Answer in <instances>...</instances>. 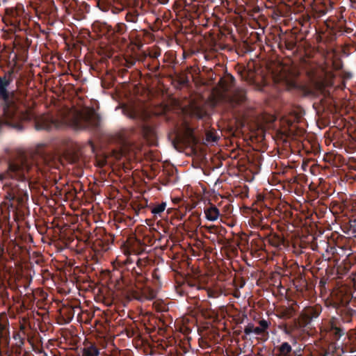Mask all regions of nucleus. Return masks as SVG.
Instances as JSON below:
<instances>
[{
  "mask_svg": "<svg viewBox=\"0 0 356 356\" xmlns=\"http://www.w3.org/2000/svg\"><path fill=\"white\" fill-rule=\"evenodd\" d=\"M12 81L11 76H0V99L3 102L6 123L17 131L24 129L25 124L31 120H33L35 129L38 131H51L66 126L76 130H95L99 127V114L93 108H89L81 110L65 108L58 111L56 117L49 115L35 117L30 111L22 110L18 106L14 90H8Z\"/></svg>",
  "mask_w": 356,
  "mask_h": 356,
  "instance_id": "nucleus-1",
  "label": "nucleus"
},
{
  "mask_svg": "<svg viewBox=\"0 0 356 356\" xmlns=\"http://www.w3.org/2000/svg\"><path fill=\"white\" fill-rule=\"evenodd\" d=\"M59 165L57 156L47 152L44 145H40L29 154L10 162L8 173L11 179L19 182L15 186L18 188L19 195L28 197L29 180L39 172L44 174L49 169L58 168Z\"/></svg>",
  "mask_w": 356,
  "mask_h": 356,
  "instance_id": "nucleus-2",
  "label": "nucleus"
},
{
  "mask_svg": "<svg viewBox=\"0 0 356 356\" xmlns=\"http://www.w3.org/2000/svg\"><path fill=\"white\" fill-rule=\"evenodd\" d=\"M93 31L97 33L100 36H104L110 42L118 44L126 42L124 36L127 31V25L123 22L116 24L112 26L106 22H95L92 24Z\"/></svg>",
  "mask_w": 356,
  "mask_h": 356,
  "instance_id": "nucleus-3",
  "label": "nucleus"
},
{
  "mask_svg": "<svg viewBox=\"0 0 356 356\" xmlns=\"http://www.w3.org/2000/svg\"><path fill=\"white\" fill-rule=\"evenodd\" d=\"M322 332H325L332 341L339 340L346 333L341 321L335 317H332L323 325Z\"/></svg>",
  "mask_w": 356,
  "mask_h": 356,
  "instance_id": "nucleus-4",
  "label": "nucleus"
},
{
  "mask_svg": "<svg viewBox=\"0 0 356 356\" xmlns=\"http://www.w3.org/2000/svg\"><path fill=\"white\" fill-rule=\"evenodd\" d=\"M154 12L153 10L149 9L146 6L145 3H141L140 4L137 2L134 6H129L124 9L125 21L128 23H138L139 17L144 15L147 12Z\"/></svg>",
  "mask_w": 356,
  "mask_h": 356,
  "instance_id": "nucleus-5",
  "label": "nucleus"
},
{
  "mask_svg": "<svg viewBox=\"0 0 356 356\" xmlns=\"http://www.w3.org/2000/svg\"><path fill=\"white\" fill-rule=\"evenodd\" d=\"M322 312L321 305L316 304L305 307L300 314V325L306 327L316 319Z\"/></svg>",
  "mask_w": 356,
  "mask_h": 356,
  "instance_id": "nucleus-6",
  "label": "nucleus"
},
{
  "mask_svg": "<svg viewBox=\"0 0 356 356\" xmlns=\"http://www.w3.org/2000/svg\"><path fill=\"white\" fill-rule=\"evenodd\" d=\"M326 252L331 254L335 265L338 264L341 257H346L347 258L351 254V250L348 245H330L328 243H325Z\"/></svg>",
  "mask_w": 356,
  "mask_h": 356,
  "instance_id": "nucleus-7",
  "label": "nucleus"
},
{
  "mask_svg": "<svg viewBox=\"0 0 356 356\" xmlns=\"http://www.w3.org/2000/svg\"><path fill=\"white\" fill-rule=\"evenodd\" d=\"M278 47L281 50L286 49L292 51L296 47V36L293 34H283L279 36Z\"/></svg>",
  "mask_w": 356,
  "mask_h": 356,
  "instance_id": "nucleus-8",
  "label": "nucleus"
},
{
  "mask_svg": "<svg viewBox=\"0 0 356 356\" xmlns=\"http://www.w3.org/2000/svg\"><path fill=\"white\" fill-rule=\"evenodd\" d=\"M227 98L232 106L240 105L247 99L246 90L242 88H235Z\"/></svg>",
  "mask_w": 356,
  "mask_h": 356,
  "instance_id": "nucleus-9",
  "label": "nucleus"
},
{
  "mask_svg": "<svg viewBox=\"0 0 356 356\" xmlns=\"http://www.w3.org/2000/svg\"><path fill=\"white\" fill-rule=\"evenodd\" d=\"M103 234H100L95 241L94 245L99 248V250L106 252L109 248L110 245L114 241V236L111 234H107L102 230Z\"/></svg>",
  "mask_w": 356,
  "mask_h": 356,
  "instance_id": "nucleus-10",
  "label": "nucleus"
},
{
  "mask_svg": "<svg viewBox=\"0 0 356 356\" xmlns=\"http://www.w3.org/2000/svg\"><path fill=\"white\" fill-rule=\"evenodd\" d=\"M81 356H99L100 350L95 342L85 340L80 348Z\"/></svg>",
  "mask_w": 356,
  "mask_h": 356,
  "instance_id": "nucleus-11",
  "label": "nucleus"
},
{
  "mask_svg": "<svg viewBox=\"0 0 356 356\" xmlns=\"http://www.w3.org/2000/svg\"><path fill=\"white\" fill-rule=\"evenodd\" d=\"M235 83L234 77L230 74H226L224 76L221 77L218 83V86L220 90L226 94L234 87Z\"/></svg>",
  "mask_w": 356,
  "mask_h": 356,
  "instance_id": "nucleus-12",
  "label": "nucleus"
},
{
  "mask_svg": "<svg viewBox=\"0 0 356 356\" xmlns=\"http://www.w3.org/2000/svg\"><path fill=\"white\" fill-rule=\"evenodd\" d=\"M135 133L134 128L122 129L116 134V138L120 145L123 147H127L131 145V137Z\"/></svg>",
  "mask_w": 356,
  "mask_h": 356,
  "instance_id": "nucleus-13",
  "label": "nucleus"
},
{
  "mask_svg": "<svg viewBox=\"0 0 356 356\" xmlns=\"http://www.w3.org/2000/svg\"><path fill=\"white\" fill-rule=\"evenodd\" d=\"M298 24L301 26V31L307 34L309 33V28L312 27V25L314 22V19L312 18L309 13H305L301 15L298 19H297Z\"/></svg>",
  "mask_w": 356,
  "mask_h": 356,
  "instance_id": "nucleus-14",
  "label": "nucleus"
},
{
  "mask_svg": "<svg viewBox=\"0 0 356 356\" xmlns=\"http://www.w3.org/2000/svg\"><path fill=\"white\" fill-rule=\"evenodd\" d=\"M312 84L314 89H307L306 94L308 95H314L316 92H323L325 89V81L323 79H312Z\"/></svg>",
  "mask_w": 356,
  "mask_h": 356,
  "instance_id": "nucleus-15",
  "label": "nucleus"
},
{
  "mask_svg": "<svg viewBox=\"0 0 356 356\" xmlns=\"http://www.w3.org/2000/svg\"><path fill=\"white\" fill-rule=\"evenodd\" d=\"M204 213L206 218L209 221L216 220L220 216L218 209L213 204H209L208 207H206L204 209Z\"/></svg>",
  "mask_w": 356,
  "mask_h": 356,
  "instance_id": "nucleus-16",
  "label": "nucleus"
},
{
  "mask_svg": "<svg viewBox=\"0 0 356 356\" xmlns=\"http://www.w3.org/2000/svg\"><path fill=\"white\" fill-rule=\"evenodd\" d=\"M277 356H292V347L288 342H283L275 347Z\"/></svg>",
  "mask_w": 356,
  "mask_h": 356,
  "instance_id": "nucleus-17",
  "label": "nucleus"
},
{
  "mask_svg": "<svg viewBox=\"0 0 356 356\" xmlns=\"http://www.w3.org/2000/svg\"><path fill=\"white\" fill-rule=\"evenodd\" d=\"M268 241L272 246L280 248L284 245V239L281 235L273 233L269 235Z\"/></svg>",
  "mask_w": 356,
  "mask_h": 356,
  "instance_id": "nucleus-18",
  "label": "nucleus"
},
{
  "mask_svg": "<svg viewBox=\"0 0 356 356\" xmlns=\"http://www.w3.org/2000/svg\"><path fill=\"white\" fill-rule=\"evenodd\" d=\"M161 55V52L158 51H154L153 52H150L149 54V56L150 58H152V64L148 63L147 64V68L149 71L152 72H156L159 71L160 67V64L159 62L156 63H154V60L156 59L159 56Z\"/></svg>",
  "mask_w": 356,
  "mask_h": 356,
  "instance_id": "nucleus-19",
  "label": "nucleus"
},
{
  "mask_svg": "<svg viewBox=\"0 0 356 356\" xmlns=\"http://www.w3.org/2000/svg\"><path fill=\"white\" fill-rule=\"evenodd\" d=\"M220 138L216 130L214 129H207L205 131V141L207 144L216 143Z\"/></svg>",
  "mask_w": 356,
  "mask_h": 356,
  "instance_id": "nucleus-20",
  "label": "nucleus"
},
{
  "mask_svg": "<svg viewBox=\"0 0 356 356\" xmlns=\"http://www.w3.org/2000/svg\"><path fill=\"white\" fill-rule=\"evenodd\" d=\"M166 207V203L163 202L159 204L155 205L151 208V212L156 216L157 215L161 216V213H163Z\"/></svg>",
  "mask_w": 356,
  "mask_h": 356,
  "instance_id": "nucleus-21",
  "label": "nucleus"
},
{
  "mask_svg": "<svg viewBox=\"0 0 356 356\" xmlns=\"http://www.w3.org/2000/svg\"><path fill=\"white\" fill-rule=\"evenodd\" d=\"M97 6L103 12H107L111 7V3L109 0H98Z\"/></svg>",
  "mask_w": 356,
  "mask_h": 356,
  "instance_id": "nucleus-22",
  "label": "nucleus"
},
{
  "mask_svg": "<svg viewBox=\"0 0 356 356\" xmlns=\"http://www.w3.org/2000/svg\"><path fill=\"white\" fill-rule=\"evenodd\" d=\"M146 270L138 269V268H134L132 270V274L136 277L138 282H143L145 280V276Z\"/></svg>",
  "mask_w": 356,
  "mask_h": 356,
  "instance_id": "nucleus-23",
  "label": "nucleus"
},
{
  "mask_svg": "<svg viewBox=\"0 0 356 356\" xmlns=\"http://www.w3.org/2000/svg\"><path fill=\"white\" fill-rule=\"evenodd\" d=\"M341 314L343 316L345 314L348 318H350L354 313V310L348 307V302L343 306V308L340 310Z\"/></svg>",
  "mask_w": 356,
  "mask_h": 356,
  "instance_id": "nucleus-24",
  "label": "nucleus"
},
{
  "mask_svg": "<svg viewBox=\"0 0 356 356\" xmlns=\"http://www.w3.org/2000/svg\"><path fill=\"white\" fill-rule=\"evenodd\" d=\"M148 264V261L146 259L138 258L136 261V266L138 269L146 270V266Z\"/></svg>",
  "mask_w": 356,
  "mask_h": 356,
  "instance_id": "nucleus-25",
  "label": "nucleus"
},
{
  "mask_svg": "<svg viewBox=\"0 0 356 356\" xmlns=\"http://www.w3.org/2000/svg\"><path fill=\"white\" fill-rule=\"evenodd\" d=\"M254 325L252 323H249L244 328V332L245 334L249 335L254 333Z\"/></svg>",
  "mask_w": 356,
  "mask_h": 356,
  "instance_id": "nucleus-26",
  "label": "nucleus"
},
{
  "mask_svg": "<svg viewBox=\"0 0 356 356\" xmlns=\"http://www.w3.org/2000/svg\"><path fill=\"white\" fill-rule=\"evenodd\" d=\"M281 329L283 331V332L286 335H291L294 330L293 327H289L286 324L283 325L281 327Z\"/></svg>",
  "mask_w": 356,
  "mask_h": 356,
  "instance_id": "nucleus-27",
  "label": "nucleus"
},
{
  "mask_svg": "<svg viewBox=\"0 0 356 356\" xmlns=\"http://www.w3.org/2000/svg\"><path fill=\"white\" fill-rule=\"evenodd\" d=\"M178 83L181 86H186L188 83V78L186 76L179 75L178 77Z\"/></svg>",
  "mask_w": 356,
  "mask_h": 356,
  "instance_id": "nucleus-28",
  "label": "nucleus"
},
{
  "mask_svg": "<svg viewBox=\"0 0 356 356\" xmlns=\"http://www.w3.org/2000/svg\"><path fill=\"white\" fill-rule=\"evenodd\" d=\"M259 327L264 331L266 332V330L268 329V326H269V324L268 323L267 321L264 320V319H262V320H260L259 322Z\"/></svg>",
  "mask_w": 356,
  "mask_h": 356,
  "instance_id": "nucleus-29",
  "label": "nucleus"
},
{
  "mask_svg": "<svg viewBox=\"0 0 356 356\" xmlns=\"http://www.w3.org/2000/svg\"><path fill=\"white\" fill-rule=\"evenodd\" d=\"M152 277H153L154 280H159L160 275H159V268L154 269V270L152 271Z\"/></svg>",
  "mask_w": 356,
  "mask_h": 356,
  "instance_id": "nucleus-30",
  "label": "nucleus"
},
{
  "mask_svg": "<svg viewBox=\"0 0 356 356\" xmlns=\"http://www.w3.org/2000/svg\"><path fill=\"white\" fill-rule=\"evenodd\" d=\"M110 10L114 14H118L119 13H120V12H122L123 10L124 11V9L115 7L112 4H111V7Z\"/></svg>",
  "mask_w": 356,
  "mask_h": 356,
  "instance_id": "nucleus-31",
  "label": "nucleus"
},
{
  "mask_svg": "<svg viewBox=\"0 0 356 356\" xmlns=\"http://www.w3.org/2000/svg\"><path fill=\"white\" fill-rule=\"evenodd\" d=\"M316 13H318V17L325 15L327 13V8L317 9L316 7L313 8Z\"/></svg>",
  "mask_w": 356,
  "mask_h": 356,
  "instance_id": "nucleus-32",
  "label": "nucleus"
},
{
  "mask_svg": "<svg viewBox=\"0 0 356 356\" xmlns=\"http://www.w3.org/2000/svg\"><path fill=\"white\" fill-rule=\"evenodd\" d=\"M265 332L260 327H254V334L256 335H261Z\"/></svg>",
  "mask_w": 356,
  "mask_h": 356,
  "instance_id": "nucleus-33",
  "label": "nucleus"
},
{
  "mask_svg": "<svg viewBox=\"0 0 356 356\" xmlns=\"http://www.w3.org/2000/svg\"><path fill=\"white\" fill-rule=\"evenodd\" d=\"M207 229L209 233H214L217 229V227L215 225L208 226L207 227Z\"/></svg>",
  "mask_w": 356,
  "mask_h": 356,
  "instance_id": "nucleus-34",
  "label": "nucleus"
},
{
  "mask_svg": "<svg viewBox=\"0 0 356 356\" xmlns=\"http://www.w3.org/2000/svg\"><path fill=\"white\" fill-rule=\"evenodd\" d=\"M127 334L129 337H132L134 336L135 334V331L134 330V329H127Z\"/></svg>",
  "mask_w": 356,
  "mask_h": 356,
  "instance_id": "nucleus-35",
  "label": "nucleus"
},
{
  "mask_svg": "<svg viewBox=\"0 0 356 356\" xmlns=\"http://www.w3.org/2000/svg\"><path fill=\"white\" fill-rule=\"evenodd\" d=\"M305 9V6L302 4V2H298V5L297 6V12H301Z\"/></svg>",
  "mask_w": 356,
  "mask_h": 356,
  "instance_id": "nucleus-36",
  "label": "nucleus"
},
{
  "mask_svg": "<svg viewBox=\"0 0 356 356\" xmlns=\"http://www.w3.org/2000/svg\"><path fill=\"white\" fill-rule=\"evenodd\" d=\"M129 117L130 118H133L134 119V118H136L137 117V114H136V113L135 111H131L129 113Z\"/></svg>",
  "mask_w": 356,
  "mask_h": 356,
  "instance_id": "nucleus-37",
  "label": "nucleus"
},
{
  "mask_svg": "<svg viewBox=\"0 0 356 356\" xmlns=\"http://www.w3.org/2000/svg\"><path fill=\"white\" fill-rule=\"evenodd\" d=\"M156 1L161 4H166L168 3L169 0H156Z\"/></svg>",
  "mask_w": 356,
  "mask_h": 356,
  "instance_id": "nucleus-38",
  "label": "nucleus"
},
{
  "mask_svg": "<svg viewBox=\"0 0 356 356\" xmlns=\"http://www.w3.org/2000/svg\"><path fill=\"white\" fill-rule=\"evenodd\" d=\"M351 227L353 229V232L355 234L354 236L356 237V226L355 227V226L351 225Z\"/></svg>",
  "mask_w": 356,
  "mask_h": 356,
  "instance_id": "nucleus-39",
  "label": "nucleus"
},
{
  "mask_svg": "<svg viewBox=\"0 0 356 356\" xmlns=\"http://www.w3.org/2000/svg\"><path fill=\"white\" fill-rule=\"evenodd\" d=\"M280 80L285 81L286 83H288L289 81L287 80L286 77H281Z\"/></svg>",
  "mask_w": 356,
  "mask_h": 356,
  "instance_id": "nucleus-40",
  "label": "nucleus"
},
{
  "mask_svg": "<svg viewBox=\"0 0 356 356\" xmlns=\"http://www.w3.org/2000/svg\"><path fill=\"white\" fill-rule=\"evenodd\" d=\"M317 40H318V42H322V41H323V38H322V37H321V35H318V36L317 37Z\"/></svg>",
  "mask_w": 356,
  "mask_h": 356,
  "instance_id": "nucleus-41",
  "label": "nucleus"
},
{
  "mask_svg": "<svg viewBox=\"0 0 356 356\" xmlns=\"http://www.w3.org/2000/svg\"><path fill=\"white\" fill-rule=\"evenodd\" d=\"M194 1H197L198 3H204L207 0H193Z\"/></svg>",
  "mask_w": 356,
  "mask_h": 356,
  "instance_id": "nucleus-42",
  "label": "nucleus"
},
{
  "mask_svg": "<svg viewBox=\"0 0 356 356\" xmlns=\"http://www.w3.org/2000/svg\"><path fill=\"white\" fill-rule=\"evenodd\" d=\"M269 226L268 225H261V229H268Z\"/></svg>",
  "mask_w": 356,
  "mask_h": 356,
  "instance_id": "nucleus-43",
  "label": "nucleus"
},
{
  "mask_svg": "<svg viewBox=\"0 0 356 356\" xmlns=\"http://www.w3.org/2000/svg\"><path fill=\"white\" fill-rule=\"evenodd\" d=\"M155 0H149V2H148V6H150L152 4H154V2Z\"/></svg>",
  "mask_w": 356,
  "mask_h": 356,
  "instance_id": "nucleus-44",
  "label": "nucleus"
},
{
  "mask_svg": "<svg viewBox=\"0 0 356 356\" xmlns=\"http://www.w3.org/2000/svg\"><path fill=\"white\" fill-rule=\"evenodd\" d=\"M235 333H236V334L239 335L241 333V331H236Z\"/></svg>",
  "mask_w": 356,
  "mask_h": 356,
  "instance_id": "nucleus-45",
  "label": "nucleus"
},
{
  "mask_svg": "<svg viewBox=\"0 0 356 356\" xmlns=\"http://www.w3.org/2000/svg\"><path fill=\"white\" fill-rule=\"evenodd\" d=\"M351 1V3H356V0H350Z\"/></svg>",
  "mask_w": 356,
  "mask_h": 356,
  "instance_id": "nucleus-46",
  "label": "nucleus"
},
{
  "mask_svg": "<svg viewBox=\"0 0 356 356\" xmlns=\"http://www.w3.org/2000/svg\"><path fill=\"white\" fill-rule=\"evenodd\" d=\"M90 146H91L92 149L94 150L95 146L92 143H91Z\"/></svg>",
  "mask_w": 356,
  "mask_h": 356,
  "instance_id": "nucleus-47",
  "label": "nucleus"
},
{
  "mask_svg": "<svg viewBox=\"0 0 356 356\" xmlns=\"http://www.w3.org/2000/svg\"><path fill=\"white\" fill-rule=\"evenodd\" d=\"M320 284H323V285H324V284H325V282H323V281L321 280Z\"/></svg>",
  "mask_w": 356,
  "mask_h": 356,
  "instance_id": "nucleus-48",
  "label": "nucleus"
},
{
  "mask_svg": "<svg viewBox=\"0 0 356 356\" xmlns=\"http://www.w3.org/2000/svg\"><path fill=\"white\" fill-rule=\"evenodd\" d=\"M314 31H316V33H317V29H316L315 25L314 26Z\"/></svg>",
  "mask_w": 356,
  "mask_h": 356,
  "instance_id": "nucleus-49",
  "label": "nucleus"
},
{
  "mask_svg": "<svg viewBox=\"0 0 356 356\" xmlns=\"http://www.w3.org/2000/svg\"><path fill=\"white\" fill-rule=\"evenodd\" d=\"M135 31H136V30H133V31H131V34H132Z\"/></svg>",
  "mask_w": 356,
  "mask_h": 356,
  "instance_id": "nucleus-50",
  "label": "nucleus"
},
{
  "mask_svg": "<svg viewBox=\"0 0 356 356\" xmlns=\"http://www.w3.org/2000/svg\"><path fill=\"white\" fill-rule=\"evenodd\" d=\"M323 356H327L326 355H323Z\"/></svg>",
  "mask_w": 356,
  "mask_h": 356,
  "instance_id": "nucleus-51",
  "label": "nucleus"
},
{
  "mask_svg": "<svg viewBox=\"0 0 356 356\" xmlns=\"http://www.w3.org/2000/svg\"><path fill=\"white\" fill-rule=\"evenodd\" d=\"M243 356H248V355H243Z\"/></svg>",
  "mask_w": 356,
  "mask_h": 356,
  "instance_id": "nucleus-52",
  "label": "nucleus"
}]
</instances>
